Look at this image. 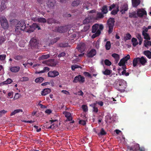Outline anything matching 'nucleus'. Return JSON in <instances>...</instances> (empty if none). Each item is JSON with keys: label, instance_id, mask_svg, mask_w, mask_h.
<instances>
[{"label": "nucleus", "instance_id": "f257e3e1", "mask_svg": "<svg viewBox=\"0 0 151 151\" xmlns=\"http://www.w3.org/2000/svg\"><path fill=\"white\" fill-rule=\"evenodd\" d=\"M114 86L116 89L121 92L125 91L126 85L124 82L119 81L116 82L114 84Z\"/></svg>", "mask_w": 151, "mask_h": 151}, {"label": "nucleus", "instance_id": "f03ea898", "mask_svg": "<svg viewBox=\"0 0 151 151\" xmlns=\"http://www.w3.org/2000/svg\"><path fill=\"white\" fill-rule=\"evenodd\" d=\"M114 22V18H110L107 20V23L109 27L108 33L109 34H111L113 31Z\"/></svg>", "mask_w": 151, "mask_h": 151}, {"label": "nucleus", "instance_id": "7ed1b4c3", "mask_svg": "<svg viewBox=\"0 0 151 151\" xmlns=\"http://www.w3.org/2000/svg\"><path fill=\"white\" fill-rule=\"evenodd\" d=\"M0 21L2 27L4 29H7L9 27L8 22L4 17H2L0 18Z\"/></svg>", "mask_w": 151, "mask_h": 151}, {"label": "nucleus", "instance_id": "20e7f679", "mask_svg": "<svg viewBox=\"0 0 151 151\" xmlns=\"http://www.w3.org/2000/svg\"><path fill=\"white\" fill-rule=\"evenodd\" d=\"M85 81V78L81 75H79L76 76L73 81V82L76 83L79 82L80 83H83Z\"/></svg>", "mask_w": 151, "mask_h": 151}, {"label": "nucleus", "instance_id": "39448f33", "mask_svg": "<svg viewBox=\"0 0 151 151\" xmlns=\"http://www.w3.org/2000/svg\"><path fill=\"white\" fill-rule=\"evenodd\" d=\"M29 42L32 47H33L35 48H38V45L39 44L38 41L35 37L32 38Z\"/></svg>", "mask_w": 151, "mask_h": 151}, {"label": "nucleus", "instance_id": "423d86ee", "mask_svg": "<svg viewBox=\"0 0 151 151\" xmlns=\"http://www.w3.org/2000/svg\"><path fill=\"white\" fill-rule=\"evenodd\" d=\"M17 27L20 28L22 30H24L26 28V24L24 20H21L19 22L16 24Z\"/></svg>", "mask_w": 151, "mask_h": 151}, {"label": "nucleus", "instance_id": "0eeeda50", "mask_svg": "<svg viewBox=\"0 0 151 151\" xmlns=\"http://www.w3.org/2000/svg\"><path fill=\"white\" fill-rule=\"evenodd\" d=\"M56 4V1L55 0H49L47 3V7L50 9H54V6Z\"/></svg>", "mask_w": 151, "mask_h": 151}, {"label": "nucleus", "instance_id": "6e6552de", "mask_svg": "<svg viewBox=\"0 0 151 151\" xmlns=\"http://www.w3.org/2000/svg\"><path fill=\"white\" fill-rule=\"evenodd\" d=\"M58 122L57 120H50L49 121V122L50 123V124L51 125L50 126H47V124H46L45 125V128L47 129H55L57 126L56 125H55L54 122Z\"/></svg>", "mask_w": 151, "mask_h": 151}, {"label": "nucleus", "instance_id": "1a4fd4ad", "mask_svg": "<svg viewBox=\"0 0 151 151\" xmlns=\"http://www.w3.org/2000/svg\"><path fill=\"white\" fill-rule=\"evenodd\" d=\"M137 14L139 17H142L144 15H146L147 13L145 10L143 9H138L137 11Z\"/></svg>", "mask_w": 151, "mask_h": 151}, {"label": "nucleus", "instance_id": "9d476101", "mask_svg": "<svg viewBox=\"0 0 151 151\" xmlns=\"http://www.w3.org/2000/svg\"><path fill=\"white\" fill-rule=\"evenodd\" d=\"M68 26L60 27H58L57 31L60 33H64L68 30Z\"/></svg>", "mask_w": 151, "mask_h": 151}, {"label": "nucleus", "instance_id": "9b49d317", "mask_svg": "<svg viewBox=\"0 0 151 151\" xmlns=\"http://www.w3.org/2000/svg\"><path fill=\"white\" fill-rule=\"evenodd\" d=\"M59 75V72L56 70L50 71L48 73V76L51 77H54Z\"/></svg>", "mask_w": 151, "mask_h": 151}, {"label": "nucleus", "instance_id": "f8f14e48", "mask_svg": "<svg viewBox=\"0 0 151 151\" xmlns=\"http://www.w3.org/2000/svg\"><path fill=\"white\" fill-rule=\"evenodd\" d=\"M139 147V145L138 144H136L131 147L128 146V148L129 149L130 151H138Z\"/></svg>", "mask_w": 151, "mask_h": 151}, {"label": "nucleus", "instance_id": "ddd939ff", "mask_svg": "<svg viewBox=\"0 0 151 151\" xmlns=\"http://www.w3.org/2000/svg\"><path fill=\"white\" fill-rule=\"evenodd\" d=\"M96 50L92 49L87 53V56L89 58H92L96 55Z\"/></svg>", "mask_w": 151, "mask_h": 151}, {"label": "nucleus", "instance_id": "4468645a", "mask_svg": "<svg viewBox=\"0 0 151 151\" xmlns=\"http://www.w3.org/2000/svg\"><path fill=\"white\" fill-rule=\"evenodd\" d=\"M139 60V64L144 66L147 62V59L143 56H142L140 58L138 57Z\"/></svg>", "mask_w": 151, "mask_h": 151}, {"label": "nucleus", "instance_id": "2eb2a0df", "mask_svg": "<svg viewBox=\"0 0 151 151\" xmlns=\"http://www.w3.org/2000/svg\"><path fill=\"white\" fill-rule=\"evenodd\" d=\"M78 51L82 53L85 51L86 49L85 44L84 43H81L78 45Z\"/></svg>", "mask_w": 151, "mask_h": 151}, {"label": "nucleus", "instance_id": "dca6fc26", "mask_svg": "<svg viewBox=\"0 0 151 151\" xmlns=\"http://www.w3.org/2000/svg\"><path fill=\"white\" fill-rule=\"evenodd\" d=\"M63 114H64L65 117L67 118V121H70L72 120V118L71 114L69 112L67 111H64L63 113Z\"/></svg>", "mask_w": 151, "mask_h": 151}, {"label": "nucleus", "instance_id": "f3484780", "mask_svg": "<svg viewBox=\"0 0 151 151\" xmlns=\"http://www.w3.org/2000/svg\"><path fill=\"white\" fill-rule=\"evenodd\" d=\"M24 30L27 32L31 33L34 31V29L33 28L32 25L29 26V24H27V26H26V29Z\"/></svg>", "mask_w": 151, "mask_h": 151}, {"label": "nucleus", "instance_id": "a211bd4d", "mask_svg": "<svg viewBox=\"0 0 151 151\" xmlns=\"http://www.w3.org/2000/svg\"><path fill=\"white\" fill-rule=\"evenodd\" d=\"M20 67L18 66H14L10 68L11 71L12 72L17 73L20 70Z\"/></svg>", "mask_w": 151, "mask_h": 151}, {"label": "nucleus", "instance_id": "6ab92c4d", "mask_svg": "<svg viewBox=\"0 0 151 151\" xmlns=\"http://www.w3.org/2000/svg\"><path fill=\"white\" fill-rule=\"evenodd\" d=\"M51 91V89L49 88H45L41 91V94L42 96H45Z\"/></svg>", "mask_w": 151, "mask_h": 151}, {"label": "nucleus", "instance_id": "aec40b11", "mask_svg": "<svg viewBox=\"0 0 151 151\" xmlns=\"http://www.w3.org/2000/svg\"><path fill=\"white\" fill-rule=\"evenodd\" d=\"M81 2L80 0H74L71 3V6L73 7H76L80 5Z\"/></svg>", "mask_w": 151, "mask_h": 151}, {"label": "nucleus", "instance_id": "412c9836", "mask_svg": "<svg viewBox=\"0 0 151 151\" xmlns=\"http://www.w3.org/2000/svg\"><path fill=\"white\" fill-rule=\"evenodd\" d=\"M111 56L115 59L116 63H117L120 59L119 55L117 54L114 53L112 54Z\"/></svg>", "mask_w": 151, "mask_h": 151}, {"label": "nucleus", "instance_id": "4be33fe9", "mask_svg": "<svg viewBox=\"0 0 151 151\" xmlns=\"http://www.w3.org/2000/svg\"><path fill=\"white\" fill-rule=\"evenodd\" d=\"M132 3L133 6L136 7L140 4L139 0H132Z\"/></svg>", "mask_w": 151, "mask_h": 151}, {"label": "nucleus", "instance_id": "5701e85b", "mask_svg": "<svg viewBox=\"0 0 151 151\" xmlns=\"http://www.w3.org/2000/svg\"><path fill=\"white\" fill-rule=\"evenodd\" d=\"M101 12L104 14H106L108 12L107 6L106 5L104 6L101 9Z\"/></svg>", "mask_w": 151, "mask_h": 151}, {"label": "nucleus", "instance_id": "b1692460", "mask_svg": "<svg viewBox=\"0 0 151 151\" xmlns=\"http://www.w3.org/2000/svg\"><path fill=\"white\" fill-rule=\"evenodd\" d=\"M139 64V60L138 57L134 58L133 60L132 64L134 67H135L137 65V64Z\"/></svg>", "mask_w": 151, "mask_h": 151}, {"label": "nucleus", "instance_id": "393cba45", "mask_svg": "<svg viewBox=\"0 0 151 151\" xmlns=\"http://www.w3.org/2000/svg\"><path fill=\"white\" fill-rule=\"evenodd\" d=\"M104 17V14L102 12H98L97 13L96 19H98L103 18Z\"/></svg>", "mask_w": 151, "mask_h": 151}, {"label": "nucleus", "instance_id": "a878e982", "mask_svg": "<svg viewBox=\"0 0 151 151\" xmlns=\"http://www.w3.org/2000/svg\"><path fill=\"white\" fill-rule=\"evenodd\" d=\"M143 54L149 59L151 58V52L149 50L145 51Z\"/></svg>", "mask_w": 151, "mask_h": 151}, {"label": "nucleus", "instance_id": "bb28decb", "mask_svg": "<svg viewBox=\"0 0 151 151\" xmlns=\"http://www.w3.org/2000/svg\"><path fill=\"white\" fill-rule=\"evenodd\" d=\"M99 25L98 24H96L93 25L92 27V32L93 33H95L96 32L99 28Z\"/></svg>", "mask_w": 151, "mask_h": 151}, {"label": "nucleus", "instance_id": "cd10ccee", "mask_svg": "<svg viewBox=\"0 0 151 151\" xmlns=\"http://www.w3.org/2000/svg\"><path fill=\"white\" fill-rule=\"evenodd\" d=\"M59 37H56L50 40V42L49 43V46H51V45H53L56 42L58 41L59 40Z\"/></svg>", "mask_w": 151, "mask_h": 151}, {"label": "nucleus", "instance_id": "c85d7f7f", "mask_svg": "<svg viewBox=\"0 0 151 151\" xmlns=\"http://www.w3.org/2000/svg\"><path fill=\"white\" fill-rule=\"evenodd\" d=\"M47 23L48 24H52L57 23V21L54 18H48L47 20Z\"/></svg>", "mask_w": 151, "mask_h": 151}, {"label": "nucleus", "instance_id": "c756f323", "mask_svg": "<svg viewBox=\"0 0 151 151\" xmlns=\"http://www.w3.org/2000/svg\"><path fill=\"white\" fill-rule=\"evenodd\" d=\"M142 31V35L144 36V38L146 40H150V38L148 34Z\"/></svg>", "mask_w": 151, "mask_h": 151}, {"label": "nucleus", "instance_id": "7c9ffc66", "mask_svg": "<svg viewBox=\"0 0 151 151\" xmlns=\"http://www.w3.org/2000/svg\"><path fill=\"white\" fill-rule=\"evenodd\" d=\"M55 60L54 59H51L47 61V64L51 66H55L56 64L54 62Z\"/></svg>", "mask_w": 151, "mask_h": 151}, {"label": "nucleus", "instance_id": "2f4dec72", "mask_svg": "<svg viewBox=\"0 0 151 151\" xmlns=\"http://www.w3.org/2000/svg\"><path fill=\"white\" fill-rule=\"evenodd\" d=\"M132 45L134 47H135L139 43L137 41V40L134 37L132 38Z\"/></svg>", "mask_w": 151, "mask_h": 151}, {"label": "nucleus", "instance_id": "473e14b6", "mask_svg": "<svg viewBox=\"0 0 151 151\" xmlns=\"http://www.w3.org/2000/svg\"><path fill=\"white\" fill-rule=\"evenodd\" d=\"M101 32L100 30H98L95 33L93 34L91 37L93 39L96 38V37L99 36Z\"/></svg>", "mask_w": 151, "mask_h": 151}, {"label": "nucleus", "instance_id": "72a5a7b5", "mask_svg": "<svg viewBox=\"0 0 151 151\" xmlns=\"http://www.w3.org/2000/svg\"><path fill=\"white\" fill-rule=\"evenodd\" d=\"M111 72V70L106 69L104 71H103L102 73L104 75L107 76L110 75Z\"/></svg>", "mask_w": 151, "mask_h": 151}, {"label": "nucleus", "instance_id": "f704fd0d", "mask_svg": "<svg viewBox=\"0 0 151 151\" xmlns=\"http://www.w3.org/2000/svg\"><path fill=\"white\" fill-rule=\"evenodd\" d=\"M106 134V132L105 131L104 129L102 128L100 130V132L97 134L99 136L100 135H105Z\"/></svg>", "mask_w": 151, "mask_h": 151}, {"label": "nucleus", "instance_id": "c9c22d12", "mask_svg": "<svg viewBox=\"0 0 151 151\" xmlns=\"http://www.w3.org/2000/svg\"><path fill=\"white\" fill-rule=\"evenodd\" d=\"M47 21V20L44 18H42L38 17L37 22L40 23H45Z\"/></svg>", "mask_w": 151, "mask_h": 151}, {"label": "nucleus", "instance_id": "e433bc0d", "mask_svg": "<svg viewBox=\"0 0 151 151\" xmlns=\"http://www.w3.org/2000/svg\"><path fill=\"white\" fill-rule=\"evenodd\" d=\"M44 78L40 77L36 78L35 80V82L36 83H42L44 80Z\"/></svg>", "mask_w": 151, "mask_h": 151}, {"label": "nucleus", "instance_id": "4c0bfd02", "mask_svg": "<svg viewBox=\"0 0 151 151\" xmlns=\"http://www.w3.org/2000/svg\"><path fill=\"white\" fill-rule=\"evenodd\" d=\"M105 48L106 50H109L111 47V44L110 42L109 41H107L105 45Z\"/></svg>", "mask_w": 151, "mask_h": 151}, {"label": "nucleus", "instance_id": "58836bf2", "mask_svg": "<svg viewBox=\"0 0 151 151\" xmlns=\"http://www.w3.org/2000/svg\"><path fill=\"white\" fill-rule=\"evenodd\" d=\"M6 8V6L5 4L4 3L1 2V3L0 11L2 12V11L4 10Z\"/></svg>", "mask_w": 151, "mask_h": 151}, {"label": "nucleus", "instance_id": "ea45409f", "mask_svg": "<svg viewBox=\"0 0 151 151\" xmlns=\"http://www.w3.org/2000/svg\"><path fill=\"white\" fill-rule=\"evenodd\" d=\"M90 106H92L93 108V111L97 113L98 112V109L97 107H96V104L95 103L92 104L90 105Z\"/></svg>", "mask_w": 151, "mask_h": 151}, {"label": "nucleus", "instance_id": "a19ab883", "mask_svg": "<svg viewBox=\"0 0 151 151\" xmlns=\"http://www.w3.org/2000/svg\"><path fill=\"white\" fill-rule=\"evenodd\" d=\"M21 29L20 28L17 27V26H16V28L15 30V33L16 35H19L21 32Z\"/></svg>", "mask_w": 151, "mask_h": 151}, {"label": "nucleus", "instance_id": "79ce46f5", "mask_svg": "<svg viewBox=\"0 0 151 151\" xmlns=\"http://www.w3.org/2000/svg\"><path fill=\"white\" fill-rule=\"evenodd\" d=\"M144 46L146 47H147V46H151V41L145 40L144 41Z\"/></svg>", "mask_w": 151, "mask_h": 151}, {"label": "nucleus", "instance_id": "37998d69", "mask_svg": "<svg viewBox=\"0 0 151 151\" xmlns=\"http://www.w3.org/2000/svg\"><path fill=\"white\" fill-rule=\"evenodd\" d=\"M32 26L33 28H34V30L36 29L37 28L38 30L41 29L40 27L36 23H34L32 25Z\"/></svg>", "mask_w": 151, "mask_h": 151}, {"label": "nucleus", "instance_id": "c03bdc74", "mask_svg": "<svg viewBox=\"0 0 151 151\" xmlns=\"http://www.w3.org/2000/svg\"><path fill=\"white\" fill-rule=\"evenodd\" d=\"M12 81H13L11 79L9 78H8L6 80V81L3 82V83L4 84H9L11 83L12 82Z\"/></svg>", "mask_w": 151, "mask_h": 151}, {"label": "nucleus", "instance_id": "a18cd8bd", "mask_svg": "<svg viewBox=\"0 0 151 151\" xmlns=\"http://www.w3.org/2000/svg\"><path fill=\"white\" fill-rule=\"evenodd\" d=\"M68 43H61L59 44V46L61 47H68Z\"/></svg>", "mask_w": 151, "mask_h": 151}, {"label": "nucleus", "instance_id": "49530a36", "mask_svg": "<svg viewBox=\"0 0 151 151\" xmlns=\"http://www.w3.org/2000/svg\"><path fill=\"white\" fill-rule=\"evenodd\" d=\"M131 37L132 36L129 33H128L126 34L124 38L125 40H127L130 39Z\"/></svg>", "mask_w": 151, "mask_h": 151}, {"label": "nucleus", "instance_id": "de8ad7c7", "mask_svg": "<svg viewBox=\"0 0 151 151\" xmlns=\"http://www.w3.org/2000/svg\"><path fill=\"white\" fill-rule=\"evenodd\" d=\"M126 62L124 60V59L122 58L120 61L118 63V65L120 66L123 65H125Z\"/></svg>", "mask_w": 151, "mask_h": 151}, {"label": "nucleus", "instance_id": "09e8293b", "mask_svg": "<svg viewBox=\"0 0 151 151\" xmlns=\"http://www.w3.org/2000/svg\"><path fill=\"white\" fill-rule=\"evenodd\" d=\"M23 58V56L22 55H17L14 57V59L17 60H22Z\"/></svg>", "mask_w": 151, "mask_h": 151}, {"label": "nucleus", "instance_id": "8fccbe9b", "mask_svg": "<svg viewBox=\"0 0 151 151\" xmlns=\"http://www.w3.org/2000/svg\"><path fill=\"white\" fill-rule=\"evenodd\" d=\"M89 28L90 25H86L84 27L83 29L81 31L83 32H86L89 29Z\"/></svg>", "mask_w": 151, "mask_h": 151}, {"label": "nucleus", "instance_id": "3c124183", "mask_svg": "<svg viewBox=\"0 0 151 151\" xmlns=\"http://www.w3.org/2000/svg\"><path fill=\"white\" fill-rule=\"evenodd\" d=\"M129 17L130 18H137L136 14L135 12H133L132 13H129Z\"/></svg>", "mask_w": 151, "mask_h": 151}, {"label": "nucleus", "instance_id": "603ef678", "mask_svg": "<svg viewBox=\"0 0 151 151\" xmlns=\"http://www.w3.org/2000/svg\"><path fill=\"white\" fill-rule=\"evenodd\" d=\"M104 63L106 65L108 66H110L111 64V62L108 59L105 60H104Z\"/></svg>", "mask_w": 151, "mask_h": 151}, {"label": "nucleus", "instance_id": "864d4df0", "mask_svg": "<svg viewBox=\"0 0 151 151\" xmlns=\"http://www.w3.org/2000/svg\"><path fill=\"white\" fill-rule=\"evenodd\" d=\"M119 11V6H117L116 7V10H113L111 12V14L112 15H115Z\"/></svg>", "mask_w": 151, "mask_h": 151}, {"label": "nucleus", "instance_id": "5fc2aeb1", "mask_svg": "<svg viewBox=\"0 0 151 151\" xmlns=\"http://www.w3.org/2000/svg\"><path fill=\"white\" fill-rule=\"evenodd\" d=\"M50 57V55L48 54L43 55L41 56L40 57L42 59H46L49 58Z\"/></svg>", "mask_w": 151, "mask_h": 151}, {"label": "nucleus", "instance_id": "6e6d98bb", "mask_svg": "<svg viewBox=\"0 0 151 151\" xmlns=\"http://www.w3.org/2000/svg\"><path fill=\"white\" fill-rule=\"evenodd\" d=\"M5 37L4 36L0 37V45L1 44L3 43L6 40Z\"/></svg>", "mask_w": 151, "mask_h": 151}, {"label": "nucleus", "instance_id": "4d7b16f0", "mask_svg": "<svg viewBox=\"0 0 151 151\" xmlns=\"http://www.w3.org/2000/svg\"><path fill=\"white\" fill-rule=\"evenodd\" d=\"M90 22V20L89 19L88 17L86 18L83 22V24H86L88 23L89 22Z\"/></svg>", "mask_w": 151, "mask_h": 151}, {"label": "nucleus", "instance_id": "13d9d810", "mask_svg": "<svg viewBox=\"0 0 151 151\" xmlns=\"http://www.w3.org/2000/svg\"><path fill=\"white\" fill-rule=\"evenodd\" d=\"M82 108L83 111L84 112H86L88 110L87 106L86 105H82Z\"/></svg>", "mask_w": 151, "mask_h": 151}, {"label": "nucleus", "instance_id": "bf43d9fd", "mask_svg": "<svg viewBox=\"0 0 151 151\" xmlns=\"http://www.w3.org/2000/svg\"><path fill=\"white\" fill-rule=\"evenodd\" d=\"M38 17L35 16H32L31 18V19L32 20L34 21V22H37L38 21Z\"/></svg>", "mask_w": 151, "mask_h": 151}, {"label": "nucleus", "instance_id": "052dcab7", "mask_svg": "<svg viewBox=\"0 0 151 151\" xmlns=\"http://www.w3.org/2000/svg\"><path fill=\"white\" fill-rule=\"evenodd\" d=\"M13 92H9L8 94V98L12 99L13 97Z\"/></svg>", "mask_w": 151, "mask_h": 151}, {"label": "nucleus", "instance_id": "680f3d73", "mask_svg": "<svg viewBox=\"0 0 151 151\" xmlns=\"http://www.w3.org/2000/svg\"><path fill=\"white\" fill-rule=\"evenodd\" d=\"M84 75L90 78H92V76L90 74L87 72H85L83 73Z\"/></svg>", "mask_w": 151, "mask_h": 151}, {"label": "nucleus", "instance_id": "e2e57ef3", "mask_svg": "<svg viewBox=\"0 0 151 151\" xmlns=\"http://www.w3.org/2000/svg\"><path fill=\"white\" fill-rule=\"evenodd\" d=\"M79 67H80L78 65L75 64L71 66V69L73 70H74L75 69L78 68Z\"/></svg>", "mask_w": 151, "mask_h": 151}, {"label": "nucleus", "instance_id": "0e129e2a", "mask_svg": "<svg viewBox=\"0 0 151 151\" xmlns=\"http://www.w3.org/2000/svg\"><path fill=\"white\" fill-rule=\"evenodd\" d=\"M20 94L18 93H16L14 95V100H16L19 98V97Z\"/></svg>", "mask_w": 151, "mask_h": 151}, {"label": "nucleus", "instance_id": "69168bd1", "mask_svg": "<svg viewBox=\"0 0 151 151\" xmlns=\"http://www.w3.org/2000/svg\"><path fill=\"white\" fill-rule=\"evenodd\" d=\"M6 58V55L3 54L0 55V60H4Z\"/></svg>", "mask_w": 151, "mask_h": 151}, {"label": "nucleus", "instance_id": "338daca9", "mask_svg": "<svg viewBox=\"0 0 151 151\" xmlns=\"http://www.w3.org/2000/svg\"><path fill=\"white\" fill-rule=\"evenodd\" d=\"M130 58V56L129 55H127L126 56L124 57L123 59H124V60L126 61H127Z\"/></svg>", "mask_w": 151, "mask_h": 151}, {"label": "nucleus", "instance_id": "774afa93", "mask_svg": "<svg viewBox=\"0 0 151 151\" xmlns=\"http://www.w3.org/2000/svg\"><path fill=\"white\" fill-rule=\"evenodd\" d=\"M65 55V53L64 52H62L60 53V54H59L58 55V58H60L64 56Z\"/></svg>", "mask_w": 151, "mask_h": 151}]
</instances>
